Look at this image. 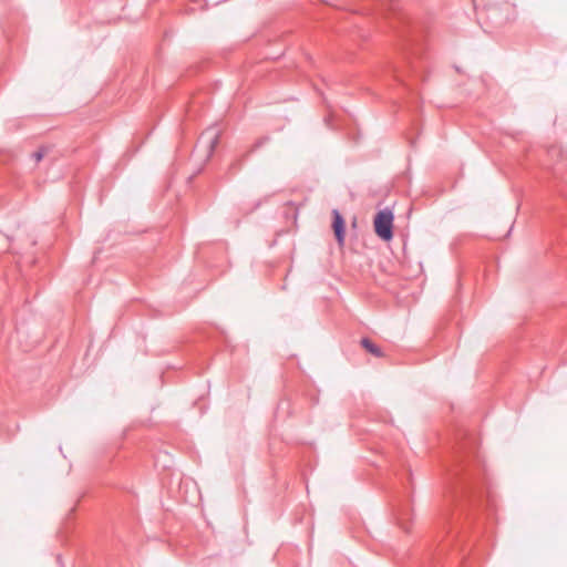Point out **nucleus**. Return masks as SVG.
Wrapping results in <instances>:
<instances>
[{"mask_svg":"<svg viewBox=\"0 0 567 567\" xmlns=\"http://www.w3.org/2000/svg\"><path fill=\"white\" fill-rule=\"evenodd\" d=\"M361 346L368 352H370L372 355H374L377 358H381L383 355L381 349L377 344H374L369 338H363L361 340Z\"/></svg>","mask_w":567,"mask_h":567,"instance_id":"nucleus-5","label":"nucleus"},{"mask_svg":"<svg viewBox=\"0 0 567 567\" xmlns=\"http://www.w3.org/2000/svg\"><path fill=\"white\" fill-rule=\"evenodd\" d=\"M44 154H45L44 148H40L39 151H37L32 154V157L35 162H40L43 158Z\"/></svg>","mask_w":567,"mask_h":567,"instance_id":"nucleus-6","label":"nucleus"},{"mask_svg":"<svg viewBox=\"0 0 567 567\" xmlns=\"http://www.w3.org/2000/svg\"><path fill=\"white\" fill-rule=\"evenodd\" d=\"M461 454L454 475L467 482L472 477V464L477 465L480 463L478 456L474 452V443L471 441L463 445Z\"/></svg>","mask_w":567,"mask_h":567,"instance_id":"nucleus-1","label":"nucleus"},{"mask_svg":"<svg viewBox=\"0 0 567 567\" xmlns=\"http://www.w3.org/2000/svg\"><path fill=\"white\" fill-rule=\"evenodd\" d=\"M333 214V221H332V228L334 231V236L340 245L343 244L344 240V219L341 216V214L334 209L332 212Z\"/></svg>","mask_w":567,"mask_h":567,"instance_id":"nucleus-4","label":"nucleus"},{"mask_svg":"<svg viewBox=\"0 0 567 567\" xmlns=\"http://www.w3.org/2000/svg\"><path fill=\"white\" fill-rule=\"evenodd\" d=\"M219 137L220 131L217 127H209L200 135L199 143L206 145L207 158L213 155L214 150L218 144Z\"/></svg>","mask_w":567,"mask_h":567,"instance_id":"nucleus-3","label":"nucleus"},{"mask_svg":"<svg viewBox=\"0 0 567 567\" xmlns=\"http://www.w3.org/2000/svg\"><path fill=\"white\" fill-rule=\"evenodd\" d=\"M393 213L385 208L377 213L374 217V231L382 240H391L393 237Z\"/></svg>","mask_w":567,"mask_h":567,"instance_id":"nucleus-2","label":"nucleus"}]
</instances>
